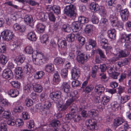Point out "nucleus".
I'll use <instances>...</instances> for the list:
<instances>
[{
    "label": "nucleus",
    "mask_w": 131,
    "mask_h": 131,
    "mask_svg": "<svg viewBox=\"0 0 131 131\" xmlns=\"http://www.w3.org/2000/svg\"><path fill=\"white\" fill-rule=\"evenodd\" d=\"M111 24L113 27L122 30L123 29V24L120 21L118 18L115 16L111 15L109 17Z\"/></svg>",
    "instance_id": "obj_1"
},
{
    "label": "nucleus",
    "mask_w": 131,
    "mask_h": 131,
    "mask_svg": "<svg viewBox=\"0 0 131 131\" xmlns=\"http://www.w3.org/2000/svg\"><path fill=\"white\" fill-rule=\"evenodd\" d=\"M75 8L73 5L70 4L66 6L64 9V13L71 17H75L76 13L75 11Z\"/></svg>",
    "instance_id": "obj_2"
},
{
    "label": "nucleus",
    "mask_w": 131,
    "mask_h": 131,
    "mask_svg": "<svg viewBox=\"0 0 131 131\" xmlns=\"http://www.w3.org/2000/svg\"><path fill=\"white\" fill-rule=\"evenodd\" d=\"M3 39L6 41L11 40L13 38L14 34L11 31L8 30H5L1 33Z\"/></svg>",
    "instance_id": "obj_3"
},
{
    "label": "nucleus",
    "mask_w": 131,
    "mask_h": 131,
    "mask_svg": "<svg viewBox=\"0 0 131 131\" xmlns=\"http://www.w3.org/2000/svg\"><path fill=\"white\" fill-rule=\"evenodd\" d=\"M126 41L131 42V33L127 34L124 33L121 35L119 41L121 43H125Z\"/></svg>",
    "instance_id": "obj_4"
},
{
    "label": "nucleus",
    "mask_w": 131,
    "mask_h": 131,
    "mask_svg": "<svg viewBox=\"0 0 131 131\" xmlns=\"http://www.w3.org/2000/svg\"><path fill=\"white\" fill-rule=\"evenodd\" d=\"M13 75V73L12 71L9 69L4 70L2 74V77L6 79L12 78Z\"/></svg>",
    "instance_id": "obj_5"
},
{
    "label": "nucleus",
    "mask_w": 131,
    "mask_h": 131,
    "mask_svg": "<svg viewBox=\"0 0 131 131\" xmlns=\"http://www.w3.org/2000/svg\"><path fill=\"white\" fill-rule=\"evenodd\" d=\"M15 72L16 74L15 77L17 79H21L23 73H25V71H24V68L23 70H22V68L19 67L16 68Z\"/></svg>",
    "instance_id": "obj_6"
},
{
    "label": "nucleus",
    "mask_w": 131,
    "mask_h": 131,
    "mask_svg": "<svg viewBox=\"0 0 131 131\" xmlns=\"http://www.w3.org/2000/svg\"><path fill=\"white\" fill-rule=\"evenodd\" d=\"M89 124L86 125L87 128L91 130H93L95 129V126H96V120L93 119H89L88 120Z\"/></svg>",
    "instance_id": "obj_7"
},
{
    "label": "nucleus",
    "mask_w": 131,
    "mask_h": 131,
    "mask_svg": "<svg viewBox=\"0 0 131 131\" xmlns=\"http://www.w3.org/2000/svg\"><path fill=\"white\" fill-rule=\"evenodd\" d=\"M71 26L72 28L73 32H78L77 31L79 29L82 28L81 24L79 21L73 22Z\"/></svg>",
    "instance_id": "obj_8"
},
{
    "label": "nucleus",
    "mask_w": 131,
    "mask_h": 131,
    "mask_svg": "<svg viewBox=\"0 0 131 131\" xmlns=\"http://www.w3.org/2000/svg\"><path fill=\"white\" fill-rule=\"evenodd\" d=\"M50 96L51 99L54 101H57L61 97V92L58 91L53 92L50 94Z\"/></svg>",
    "instance_id": "obj_9"
},
{
    "label": "nucleus",
    "mask_w": 131,
    "mask_h": 131,
    "mask_svg": "<svg viewBox=\"0 0 131 131\" xmlns=\"http://www.w3.org/2000/svg\"><path fill=\"white\" fill-rule=\"evenodd\" d=\"M74 33H71L68 35L66 37L67 40L69 42H72L75 40V37L77 38L80 35L79 32H74Z\"/></svg>",
    "instance_id": "obj_10"
},
{
    "label": "nucleus",
    "mask_w": 131,
    "mask_h": 131,
    "mask_svg": "<svg viewBox=\"0 0 131 131\" xmlns=\"http://www.w3.org/2000/svg\"><path fill=\"white\" fill-rule=\"evenodd\" d=\"M105 90V88L101 85H96L95 86V91L100 96L104 93Z\"/></svg>",
    "instance_id": "obj_11"
},
{
    "label": "nucleus",
    "mask_w": 131,
    "mask_h": 131,
    "mask_svg": "<svg viewBox=\"0 0 131 131\" xmlns=\"http://www.w3.org/2000/svg\"><path fill=\"white\" fill-rule=\"evenodd\" d=\"M88 58L87 55L84 54L81 55L77 56V60L79 63L81 64H82L85 61H86L87 59Z\"/></svg>",
    "instance_id": "obj_12"
},
{
    "label": "nucleus",
    "mask_w": 131,
    "mask_h": 131,
    "mask_svg": "<svg viewBox=\"0 0 131 131\" xmlns=\"http://www.w3.org/2000/svg\"><path fill=\"white\" fill-rule=\"evenodd\" d=\"M72 77L73 79H77L80 76V71L78 69L73 68L71 70Z\"/></svg>",
    "instance_id": "obj_13"
},
{
    "label": "nucleus",
    "mask_w": 131,
    "mask_h": 131,
    "mask_svg": "<svg viewBox=\"0 0 131 131\" xmlns=\"http://www.w3.org/2000/svg\"><path fill=\"white\" fill-rule=\"evenodd\" d=\"M13 27L15 30L21 32H24L26 29L25 26L20 25L17 23L14 24Z\"/></svg>",
    "instance_id": "obj_14"
},
{
    "label": "nucleus",
    "mask_w": 131,
    "mask_h": 131,
    "mask_svg": "<svg viewBox=\"0 0 131 131\" xmlns=\"http://www.w3.org/2000/svg\"><path fill=\"white\" fill-rule=\"evenodd\" d=\"M129 12L127 9H123L120 13V15L123 21H124L127 20L129 15Z\"/></svg>",
    "instance_id": "obj_15"
},
{
    "label": "nucleus",
    "mask_w": 131,
    "mask_h": 131,
    "mask_svg": "<svg viewBox=\"0 0 131 131\" xmlns=\"http://www.w3.org/2000/svg\"><path fill=\"white\" fill-rule=\"evenodd\" d=\"M58 44L59 47L62 49H66L67 48V43L65 40H60L58 39Z\"/></svg>",
    "instance_id": "obj_16"
},
{
    "label": "nucleus",
    "mask_w": 131,
    "mask_h": 131,
    "mask_svg": "<svg viewBox=\"0 0 131 131\" xmlns=\"http://www.w3.org/2000/svg\"><path fill=\"white\" fill-rule=\"evenodd\" d=\"M89 45L86 46V48L88 50H89L96 46V41L92 39H89Z\"/></svg>",
    "instance_id": "obj_17"
},
{
    "label": "nucleus",
    "mask_w": 131,
    "mask_h": 131,
    "mask_svg": "<svg viewBox=\"0 0 131 131\" xmlns=\"http://www.w3.org/2000/svg\"><path fill=\"white\" fill-rule=\"evenodd\" d=\"M43 107L41 104L40 103L36 104L33 108L31 107V110L34 112H41L43 110Z\"/></svg>",
    "instance_id": "obj_18"
},
{
    "label": "nucleus",
    "mask_w": 131,
    "mask_h": 131,
    "mask_svg": "<svg viewBox=\"0 0 131 131\" xmlns=\"http://www.w3.org/2000/svg\"><path fill=\"white\" fill-rule=\"evenodd\" d=\"M24 71L27 74L29 75L32 70V66L29 64H27L24 67Z\"/></svg>",
    "instance_id": "obj_19"
},
{
    "label": "nucleus",
    "mask_w": 131,
    "mask_h": 131,
    "mask_svg": "<svg viewBox=\"0 0 131 131\" xmlns=\"http://www.w3.org/2000/svg\"><path fill=\"white\" fill-rule=\"evenodd\" d=\"M108 36L111 39H114L116 35V31L114 29L109 30L108 31Z\"/></svg>",
    "instance_id": "obj_20"
},
{
    "label": "nucleus",
    "mask_w": 131,
    "mask_h": 131,
    "mask_svg": "<svg viewBox=\"0 0 131 131\" xmlns=\"http://www.w3.org/2000/svg\"><path fill=\"white\" fill-rule=\"evenodd\" d=\"M124 122V120L121 117H118L115 118L114 121V125L116 126H118Z\"/></svg>",
    "instance_id": "obj_21"
},
{
    "label": "nucleus",
    "mask_w": 131,
    "mask_h": 131,
    "mask_svg": "<svg viewBox=\"0 0 131 131\" xmlns=\"http://www.w3.org/2000/svg\"><path fill=\"white\" fill-rule=\"evenodd\" d=\"M62 89L65 93H68L69 92L70 86L66 82H64L62 85Z\"/></svg>",
    "instance_id": "obj_22"
},
{
    "label": "nucleus",
    "mask_w": 131,
    "mask_h": 131,
    "mask_svg": "<svg viewBox=\"0 0 131 131\" xmlns=\"http://www.w3.org/2000/svg\"><path fill=\"white\" fill-rule=\"evenodd\" d=\"M90 8L93 12H96L100 9L99 5L94 2L90 4Z\"/></svg>",
    "instance_id": "obj_23"
},
{
    "label": "nucleus",
    "mask_w": 131,
    "mask_h": 131,
    "mask_svg": "<svg viewBox=\"0 0 131 131\" xmlns=\"http://www.w3.org/2000/svg\"><path fill=\"white\" fill-rule=\"evenodd\" d=\"M46 26L42 23L38 24L36 26L37 31L40 33L43 32L45 30Z\"/></svg>",
    "instance_id": "obj_24"
},
{
    "label": "nucleus",
    "mask_w": 131,
    "mask_h": 131,
    "mask_svg": "<svg viewBox=\"0 0 131 131\" xmlns=\"http://www.w3.org/2000/svg\"><path fill=\"white\" fill-rule=\"evenodd\" d=\"M27 38L29 40L32 41H35L37 39L35 34L33 32H30L28 33Z\"/></svg>",
    "instance_id": "obj_25"
},
{
    "label": "nucleus",
    "mask_w": 131,
    "mask_h": 131,
    "mask_svg": "<svg viewBox=\"0 0 131 131\" xmlns=\"http://www.w3.org/2000/svg\"><path fill=\"white\" fill-rule=\"evenodd\" d=\"M116 0H106V4L107 7L110 9H112L114 7L115 2Z\"/></svg>",
    "instance_id": "obj_26"
},
{
    "label": "nucleus",
    "mask_w": 131,
    "mask_h": 131,
    "mask_svg": "<svg viewBox=\"0 0 131 131\" xmlns=\"http://www.w3.org/2000/svg\"><path fill=\"white\" fill-rule=\"evenodd\" d=\"M129 52L126 50H121L119 52L118 56L120 58L125 57L127 56L129 54Z\"/></svg>",
    "instance_id": "obj_27"
},
{
    "label": "nucleus",
    "mask_w": 131,
    "mask_h": 131,
    "mask_svg": "<svg viewBox=\"0 0 131 131\" xmlns=\"http://www.w3.org/2000/svg\"><path fill=\"white\" fill-rule=\"evenodd\" d=\"M93 26L90 24H88L86 25L85 31L87 34L91 35L92 30Z\"/></svg>",
    "instance_id": "obj_28"
},
{
    "label": "nucleus",
    "mask_w": 131,
    "mask_h": 131,
    "mask_svg": "<svg viewBox=\"0 0 131 131\" xmlns=\"http://www.w3.org/2000/svg\"><path fill=\"white\" fill-rule=\"evenodd\" d=\"M33 89L35 91L38 93L41 92L43 90L42 86L38 84H35L34 85Z\"/></svg>",
    "instance_id": "obj_29"
},
{
    "label": "nucleus",
    "mask_w": 131,
    "mask_h": 131,
    "mask_svg": "<svg viewBox=\"0 0 131 131\" xmlns=\"http://www.w3.org/2000/svg\"><path fill=\"white\" fill-rule=\"evenodd\" d=\"M45 74V73L42 71L37 72L34 74V77L36 80L40 79Z\"/></svg>",
    "instance_id": "obj_30"
},
{
    "label": "nucleus",
    "mask_w": 131,
    "mask_h": 131,
    "mask_svg": "<svg viewBox=\"0 0 131 131\" xmlns=\"http://www.w3.org/2000/svg\"><path fill=\"white\" fill-rule=\"evenodd\" d=\"M8 93L11 96L14 97L19 94V92L17 90L10 89L8 92Z\"/></svg>",
    "instance_id": "obj_31"
},
{
    "label": "nucleus",
    "mask_w": 131,
    "mask_h": 131,
    "mask_svg": "<svg viewBox=\"0 0 131 131\" xmlns=\"http://www.w3.org/2000/svg\"><path fill=\"white\" fill-rule=\"evenodd\" d=\"M25 22L27 24H30L32 23L33 20L32 17L31 15H26L24 18Z\"/></svg>",
    "instance_id": "obj_32"
},
{
    "label": "nucleus",
    "mask_w": 131,
    "mask_h": 131,
    "mask_svg": "<svg viewBox=\"0 0 131 131\" xmlns=\"http://www.w3.org/2000/svg\"><path fill=\"white\" fill-rule=\"evenodd\" d=\"M64 62V59L60 57H57L54 60V63L56 65H59L60 64H63Z\"/></svg>",
    "instance_id": "obj_33"
},
{
    "label": "nucleus",
    "mask_w": 131,
    "mask_h": 131,
    "mask_svg": "<svg viewBox=\"0 0 131 131\" xmlns=\"http://www.w3.org/2000/svg\"><path fill=\"white\" fill-rule=\"evenodd\" d=\"M46 71L50 73L54 70V66L52 64H49L46 65L45 67Z\"/></svg>",
    "instance_id": "obj_34"
},
{
    "label": "nucleus",
    "mask_w": 131,
    "mask_h": 131,
    "mask_svg": "<svg viewBox=\"0 0 131 131\" xmlns=\"http://www.w3.org/2000/svg\"><path fill=\"white\" fill-rule=\"evenodd\" d=\"M110 100V97L106 95H104L102 97L101 103L104 105H106Z\"/></svg>",
    "instance_id": "obj_35"
},
{
    "label": "nucleus",
    "mask_w": 131,
    "mask_h": 131,
    "mask_svg": "<svg viewBox=\"0 0 131 131\" xmlns=\"http://www.w3.org/2000/svg\"><path fill=\"white\" fill-rule=\"evenodd\" d=\"M53 12L56 14L58 15L60 13V8L58 6L53 5L52 7Z\"/></svg>",
    "instance_id": "obj_36"
},
{
    "label": "nucleus",
    "mask_w": 131,
    "mask_h": 131,
    "mask_svg": "<svg viewBox=\"0 0 131 131\" xmlns=\"http://www.w3.org/2000/svg\"><path fill=\"white\" fill-rule=\"evenodd\" d=\"M49 38L47 34L43 35L40 38L41 42L43 43L46 44L48 42Z\"/></svg>",
    "instance_id": "obj_37"
},
{
    "label": "nucleus",
    "mask_w": 131,
    "mask_h": 131,
    "mask_svg": "<svg viewBox=\"0 0 131 131\" xmlns=\"http://www.w3.org/2000/svg\"><path fill=\"white\" fill-rule=\"evenodd\" d=\"M34 63L36 65L40 66L43 64L41 57H37L33 59Z\"/></svg>",
    "instance_id": "obj_38"
},
{
    "label": "nucleus",
    "mask_w": 131,
    "mask_h": 131,
    "mask_svg": "<svg viewBox=\"0 0 131 131\" xmlns=\"http://www.w3.org/2000/svg\"><path fill=\"white\" fill-rule=\"evenodd\" d=\"M51 125L53 127L58 129L60 126V123L58 120H53L51 122Z\"/></svg>",
    "instance_id": "obj_39"
},
{
    "label": "nucleus",
    "mask_w": 131,
    "mask_h": 131,
    "mask_svg": "<svg viewBox=\"0 0 131 131\" xmlns=\"http://www.w3.org/2000/svg\"><path fill=\"white\" fill-rule=\"evenodd\" d=\"M7 57L1 54L0 55V62L3 65H5L7 62Z\"/></svg>",
    "instance_id": "obj_40"
},
{
    "label": "nucleus",
    "mask_w": 131,
    "mask_h": 131,
    "mask_svg": "<svg viewBox=\"0 0 131 131\" xmlns=\"http://www.w3.org/2000/svg\"><path fill=\"white\" fill-rule=\"evenodd\" d=\"M98 68V66H95L93 67L92 69L91 74V76L93 78H94L95 77Z\"/></svg>",
    "instance_id": "obj_41"
},
{
    "label": "nucleus",
    "mask_w": 131,
    "mask_h": 131,
    "mask_svg": "<svg viewBox=\"0 0 131 131\" xmlns=\"http://www.w3.org/2000/svg\"><path fill=\"white\" fill-rule=\"evenodd\" d=\"M78 20L81 24L87 23L89 21L88 18L82 16H80L78 18Z\"/></svg>",
    "instance_id": "obj_42"
},
{
    "label": "nucleus",
    "mask_w": 131,
    "mask_h": 131,
    "mask_svg": "<svg viewBox=\"0 0 131 131\" xmlns=\"http://www.w3.org/2000/svg\"><path fill=\"white\" fill-rule=\"evenodd\" d=\"M93 89V85L92 84H91L87 86L83 90L85 93H88L90 92Z\"/></svg>",
    "instance_id": "obj_43"
},
{
    "label": "nucleus",
    "mask_w": 131,
    "mask_h": 131,
    "mask_svg": "<svg viewBox=\"0 0 131 131\" xmlns=\"http://www.w3.org/2000/svg\"><path fill=\"white\" fill-rule=\"evenodd\" d=\"M60 81V77L58 73L57 72L55 73L53 76V82L56 83V84H58Z\"/></svg>",
    "instance_id": "obj_44"
},
{
    "label": "nucleus",
    "mask_w": 131,
    "mask_h": 131,
    "mask_svg": "<svg viewBox=\"0 0 131 131\" xmlns=\"http://www.w3.org/2000/svg\"><path fill=\"white\" fill-rule=\"evenodd\" d=\"M57 107L58 110L60 112L65 111L66 110L68 107L65 104L63 105L58 104V105Z\"/></svg>",
    "instance_id": "obj_45"
},
{
    "label": "nucleus",
    "mask_w": 131,
    "mask_h": 131,
    "mask_svg": "<svg viewBox=\"0 0 131 131\" xmlns=\"http://www.w3.org/2000/svg\"><path fill=\"white\" fill-rule=\"evenodd\" d=\"M111 106L112 110L113 112H115L118 110L119 104H117L116 102H114L112 103Z\"/></svg>",
    "instance_id": "obj_46"
},
{
    "label": "nucleus",
    "mask_w": 131,
    "mask_h": 131,
    "mask_svg": "<svg viewBox=\"0 0 131 131\" xmlns=\"http://www.w3.org/2000/svg\"><path fill=\"white\" fill-rule=\"evenodd\" d=\"M80 35L79 36H78V40L79 43V45L81 46H82L84 44L85 41L84 38L82 36H80Z\"/></svg>",
    "instance_id": "obj_47"
},
{
    "label": "nucleus",
    "mask_w": 131,
    "mask_h": 131,
    "mask_svg": "<svg viewBox=\"0 0 131 131\" xmlns=\"http://www.w3.org/2000/svg\"><path fill=\"white\" fill-rule=\"evenodd\" d=\"M25 59L24 56H19L17 57L16 59V61L17 64L22 63Z\"/></svg>",
    "instance_id": "obj_48"
},
{
    "label": "nucleus",
    "mask_w": 131,
    "mask_h": 131,
    "mask_svg": "<svg viewBox=\"0 0 131 131\" xmlns=\"http://www.w3.org/2000/svg\"><path fill=\"white\" fill-rule=\"evenodd\" d=\"M101 43L102 48H106L107 46L108 43L107 40L105 38H102L101 40Z\"/></svg>",
    "instance_id": "obj_49"
},
{
    "label": "nucleus",
    "mask_w": 131,
    "mask_h": 131,
    "mask_svg": "<svg viewBox=\"0 0 131 131\" xmlns=\"http://www.w3.org/2000/svg\"><path fill=\"white\" fill-rule=\"evenodd\" d=\"M23 109L21 106H16L14 108L13 111L15 113H20L23 111Z\"/></svg>",
    "instance_id": "obj_50"
},
{
    "label": "nucleus",
    "mask_w": 131,
    "mask_h": 131,
    "mask_svg": "<svg viewBox=\"0 0 131 131\" xmlns=\"http://www.w3.org/2000/svg\"><path fill=\"white\" fill-rule=\"evenodd\" d=\"M101 13L103 14L104 16H105L107 15V14H111L113 12V10L111 9H110L109 11L107 12L106 11L104 7H102L101 9Z\"/></svg>",
    "instance_id": "obj_51"
},
{
    "label": "nucleus",
    "mask_w": 131,
    "mask_h": 131,
    "mask_svg": "<svg viewBox=\"0 0 131 131\" xmlns=\"http://www.w3.org/2000/svg\"><path fill=\"white\" fill-rule=\"evenodd\" d=\"M128 62L127 59L125 58L122 61L118 62L117 64L119 67H121L127 64Z\"/></svg>",
    "instance_id": "obj_52"
},
{
    "label": "nucleus",
    "mask_w": 131,
    "mask_h": 131,
    "mask_svg": "<svg viewBox=\"0 0 131 131\" xmlns=\"http://www.w3.org/2000/svg\"><path fill=\"white\" fill-rule=\"evenodd\" d=\"M25 50L26 53L30 54H32L34 52L32 48L30 46H27L25 48Z\"/></svg>",
    "instance_id": "obj_53"
},
{
    "label": "nucleus",
    "mask_w": 131,
    "mask_h": 131,
    "mask_svg": "<svg viewBox=\"0 0 131 131\" xmlns=\"http://www.w3.org/2000/svg\"><path fill=\"white\" fill-rule=\"evenodd\" d=\"M74 100V96H72L68 99L65 104L68 107L69 106H70Z\"/></svg>",
    "instance_id": "obj_54"
},
{
    "label": "nucleus",
    "mask_w": 131,
    "mask_h": 131,
    "mask_svg": "<svg viewBox=\"0 0 131 131\" xmlns=\"http://www.w3.org/2000/svg\"><path fill=\"white\" fill-rule=\"evenodd\" d=\"M11 84L15 88H18L20 87V84L17 81H15L11 82Z\"/></svg>",
    "instance_id": "obj_55"
},
{
    "label": "nucleus",
    "mask_w": 131,
    "mask_h": 131,
    "mask_svg": "<svg viewBox=\"0 0 131 131\" xmlns=\"http://www.w3.org/2000/svg\"><path fill=\"white\" fill-rule=\"evenodd\" d=\"M11 115V113L10 111H5L3 114V116L4 118L8 119L10 117Z\"/></svg>",
    "instance_id": "obj_56"
},
{
    "label": "nucleus",
    "mask_w": 131,
    "mask_h": 131,
    "mask_svg": "<svg viewBox=\"0 0 131 131\" xmlns=\"http://www.w3.org/2000/svg\"><path fill=\"white\" fill-rule=\"evenodd\" d=\"M130 99L129 96L125 95L124 96L122 97L121 98V103L124 104L127 101Z\"/></svg>",
    "instance_id": "obj_57"
},
{
    "label": "nucleus",
    "mask_w": 131,
    "mask_h": 131,
    "mask_svg": "<svg viewBox=\"0 0 131 131\" xmlns=\"http://www.w3.org/2000/svg\"><path fill=\"white\" fill-rule=\"evenodd\" d=\"M68 71L67 69L65 68L63 69L61 71V73L62 77L66 78L68 75Z\"/></svg>",
    "instance_id": "obj_58"
},
{
    "label": "nucleus",
    "mask_w": 131,
    "mask_h": 131,
    "mask_svg": "<svg viewBox=\"0 0 131 131\" xmlns=\"http://www.w3.org/2000/svg\"><path fill=\"white\" fill-rule=\"evenodd\" d=\"M50 45L51 47L54 48V51H56V48L57 47V45L54 40L51 39L50 40Z\"/></svg>",
    "instance_id": "obj_59"
},
{
    "label": "nucleus",
    "mask_w": 131,
    "mask_h": 131,
    "mask_svg": "<svg viewBox=\"0 0 131 131\" xmlns=\"http://www.w3.org/2000/svg\"><path fill=\"white\" fill-rule=\"evenodd\" d=\"M81 116L76 114L72 115V118L75 122H77L79 121L81 119Z\"/></svg>",
    "instance_id": "obj_60"
},
{
    "label": "nucleus",
    "mask_w": 131,
    "mask_h": 131,
    "mask_svg": "<svg viewBox=\"0 0 131 131\" xmlns=\"http://www.w3.org/2000/svg\"><path fill=\"white\" fill-rule=\"evenodd\" d=\"M99 54L101 59H105L106 56L103 51L100 49H98L97 50Z\"/></svg>",
    "instance_id": "obj_61"
},
{
    "label": "nucleus",
    "mask_w": 131,
    "mask_h": 131,
    "mask_svg": "<svg viewBox=\"0 0 131 131\" xmlns=\"http://www.w3.org/2000/svg\"><path fill=\"white\" fill-rule=\"evenodd\" d=\"M25 103L27 106L29 107L32 105L33 102L32 100L28 98H27L25 100Z\"/></svg>",
    "instance_id": "obj_62"
},
{
    "label": "nucleus",
    "mask_w": 131,
    "mask_h": 131,
    "mask_svg": "<svg viewBox=\"0 0 131 131\" xmlns=\"http://www.w3.org/2000/svg\"><path fill=\"white\" fill-rule=\"evenodd\" d=\"M26 3H27L30 5L34 6L36 5L39 6L38 3L35 2L34 1L31 0H27L26 1Z\"/></svg>",
    "instance_id": "obj_63"
},
{
    "label": "nucleus",
    "mask_w": 131,
    "mask_h": 131,
    "mask_svg": "<svg viewBox=\"0 0 131 131\" xmlns=\"http://www.w3.org/2000/svg\"><path fill=\"white\" fill-rule=\"evenodd\" d=\"M71 115H74L76 114V112L78 111V108L76 106L71 107L70 108Z\"/></svg>",
    "instance_id": "obj_64"
}]
</instances>
